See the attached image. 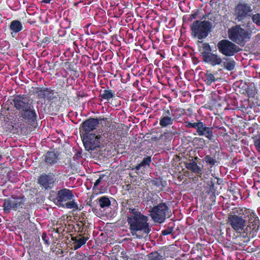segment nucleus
I'll return each mask as SVG.
<instances>
[{
	"mask_svg": "<svg viewBox=\"0 0 260 260\" xmlns=\"http://www.w3.org/2000/svg\"><path fill=\"white\" fill-rule=\"evenodd\" d=\"M12 101L14 107L19 111L18 114L15 116L14 126L21 131L25 129L27 125L35 127L38 114L29 100L24 94H16Z\"/></svg>",
	"mask_w": 260,
	"mask_h": 260,
	"instance_id": "f257e3e1",
	"label": "nucleus"
},
{
	"mask_svg": "<svg viewBox=\"0 0 260 260\" xmlns=\"http://www.w3.org/2000/svg\"><path fill=\"white\" fill-rule=\"evenodd\" d=\"M250 213L251 215H248L247 220L248 224L244 229L243 234L233 237L234 243L237 245H246L250 241V238H253L256 236L259 229L260 222L258 217L251 210Z\"/></svg>",
	"mask_w": 260,
	"mask_h": 260,
	"instance_id": "f03ea898",
	"label": "nucleus"
},
{
	"mask_svg": "<svg viewBox=\"0 0 260 260\" xmlns=\"http://www.w3.org/2000/svg\"><path fill=\"white\" fill-rule=\"evenodd\" d=\"M129 212L131 215L127 216V222L129 230L133 236L136 235L138 231H142L148 234L151 231L148 223V217L143 215L135 208H129Z\"/></svg>",
	"mask_w": 260,
	"mask_h": 260,
	"instance_id": "7ed1b4c3",
	"label": "nucleus"
},
{
	"mask_svg": "<svg viewBox=\"0 0 260 260\" xmlns=\"http://www.w3.org/2000/svg\"><path fill=\"white\" fill-rule=\"evenodd\" d=\"M249 215H251L249 209H239L233 210L228 216L227 223L237 233L236 236L243 234Z\"/></svg>",
	"mask_w": 260,
	"mask_h": 260,
	"instance_id": "20e7f679",
	"label": "nucleus"
},
{
	"mask_svg": "<svg viewBox=\"0 0 260 260\" xmlns=\"http://www.w3.org/2000/svg\"><path fill=\"white\" fill-rule=\"evenodd\" d=\"M158 199H160V198L158 195L153 194L148 200L153 205L149 211L150 216L154 222L162 223L167 218L170 209L166 203H158Z\"/></svg>",
	"mask_w": 260,
	"mask_h": 260,
	"instance_id": "39448f33",
	"label": "nucleus"
},
{
	"mask_svg": "<svg viewBox=\"0 0 260 260\" xmlns=\"http://www.w3.org/2000/svg\"><path fill=\"white\" fill-rule=\"evenodd\" d=\"M206 16L204 15L201 20H195L190 25V34L193 39L203 40L206 39L212 31V23L208 20H202L206 19Z\"/></svg>",
	"mask_w": 260,
	"mask_h": 260,
	"instance_id": "423d86ee",
	"label": "nucleus"
},
{
	"mask_svg": "<svg viewBox=\"0 0 260 260\" xmlns=\"http://www.w3.org/2000/svg\"><path fill=\"white\" fill-rule=\"evenodd\" d=\"M185 113L183 108L170 106L169 108H165L162 110V116L159 119V125L162 127H166L172 125L174 121L181 118Z\"/></svg>",
	"mask_w": 260,
	"mask_h": 260,
	"instance_id": "0eeeda50",
	"label": "nucleus"
},
{
	"mask_svg": "<svg viewBox=\"0 0 260 260\" xmlns=\"http://www.w3.org/2000/svg\"><path fill=\"white\" fill-rule=\"evenodd\" d=\"M24 196L12 195L10 198L4 200L3 210L5 213H9L11 210L20 211L21 209H26L28 211L30 205L25 203Z\"/></svg>",
	"mask_w": 260,
	"mask_h": 260,
	"instance_id": "6e6552de",
	"label": "nucleus"
},
{
	"mask_svg": "<svg viewBox=\"0 0 260 260\" xmlns=\"http://www.w3.org/2000/svg\"><path fill=\"white\" fill-rule=\"evenodd\" d=\"M228 36L231 41L242 46L251 38L250 32L242 28L240 25H236L230 28Z\"/></svg>",
	"mask_w": 260,
	"mask_h": 260,
	"instance_id": "1a4fd4ad",
	"label": "nucleus"
},
{
	"mask_svg": "<svg viewBox=\"0 0 260 260\" xmlns=\"http://www.w3.org/2000/svg\"><path fill=\"white\" fill-rule=\"evenodd\" d=\"M251 5L245 2H239L234 8V16L238 22L243 21L253 14Z\"/></svg>",
	"mask_w": 260,
	"mask_h": 260,
	"instance_id": "9d476101",
	"label": "nucleus"
},
{
	"mask_svg": "<svg viewBox=\"0 0 260 260\" xmlns=\"http://www.w3.org/2000/svg\"><path fill=\"white\" fill-rule=\"evenodd\" d=\"M60 98L58 93L50 87H43L39 94V99L44 101V104L47 102L49 108H51L56 105V102Z\"/></svg>",
	"mask_w": 260,
	"mask_h": 260,
	"instance_id": "9b49d317",
	"label": "nucleus"
},
{
	"mask_svg": "<svg viewBox=\"0 0 260 260\" xmlns=\"http://www.w3.org/2000/svg\"><path fill=\"white\" fill-rule=\"evenodd\" d=\"M217 47L219 52L225 56H232L241 50L238 46L226 39L219 41Z\"/></svg>",
	"mask_w": 260,
	"mask_h": 260,
	"instance_id": "f8f14e48",
	"label": "nucleus"
},
{
	"mask_svg": "<svg viewBox=\"0 0 260 260\" xmlns=\"http://www.w3.org/2000/svg\"><path fill=\"white\" fill-rule=\"evenodd\" d=\"M185 125L188 128H195L199 136H204L210 140H211L213 137L212 128L207 126L201 121L198 120L196 122L185 121Z\"/></svg>",
	"mask_w": 260,
	"mask_h": 260,
	"instance_id": "ddd939ff",
	"label": "nucleus"
},
{
	"mask_svg": "<svg viewBox=\"0 0 260 260\" xmlns=\"http://www.w3.org/2000/svg\"><path fill=\"white\" fill-rule=\"evenodd\" d=\"M58 182L55 173L49 172L42 173L38 178V183L42 189L49 190L53 188L54 184Z\"/></svg>",
	"mask_w": 260,
	"mask_h": 260,
	"instance_id": "4468645a",
	"label": "nucleus"
},
{
	"mask_svg": "<svg viewBox=\"0 0 260 260\" xmlns=\"http://www.w3.org/2000/svg\"><path fill=\"white\" fill-rule=\"evenodd\" d=\"M102 135H95V134H89L86 135L83 140L85 149L87 151L93 150L99 148L101 144Z\"/></svg>",
	"mask_w": 260,
	"mask_h": 260,
	"instance_id": "2eb2a0df",
	"label": "nucleus"
},
{
	"mask_svg": "<svg viewBox=\"0 0 260 260\" xmlns=\"http://www.w3.org/2000/svg\"><path fill=\"white\" fill-rule=\"evenodd\" d=\"M107 119L106 118H89L84 121L80 125V128L85 134H89V132L93 131L96 129L100 122L106 121Z\"/></svg>",
	"mask_w": 260,
	"mask_h": 260,
	"instance_id": "dca6fc26",
	"label": "nucleus"
},
{
	"mask_svg": "<svg viewBox=\"0 0 260 260\" xmlns=\"http://www.w3.org/2000/svg\"><path fill=\"white\" fill-rule=\"evenodd\" d=\"M74 198V196L72 190L67 189L63 188L58 190L56 194L55 200L56 201V204L60 207L61 205L63 204L66 202L71 201Z\"/></svg>",
	"mask_w": 260,
	"mask_h": 260,
	"instance_id": "f3484780",
	"label": "nucleus"
},
{
	"mask_svg": "<svg viewBox=\"0 0 260 260\" xmlns=\"http://www.w3.org/2000/svg\"><path fill=\"white\" fill-rule=\"evenodd\" d=\"M24 29L22 23L18 19L12 20L9 25V29L12 37L15 38L18 34V39L21 38L22 34L20 33Z\"/></svg>",
	"mask_w": 260,
	"mask_h": 260,
	"instance_id": "a211bd4d",
	"label": "nucleus"
},
{
	"mask_svg": "<svg viewBox=\"0 0 260 260\" xmlns=\"http://www.w3.org/2000/svg\"><path fill=\"white\" fill-rule=\"evenodd\" d=\"M203 59L205 62L213 67L220 65L222 63V59L221 57L217 54L212 52L208 54L207 55L205 56Z\"/></svg>",
	"mask_w": 260,
	"mask_h": 260,
	"instance_id": "6ab92c4d",
	"label": "nucleus"
},
{
	"mask_svg": "<svg viewBox=\"0 0 260 260\" xmlns=\"http://www.w3.org/2000/svg\"><path fill=\"white\" fill-rule=\"evenodd\" d=\"M84 234H79L77 236L72 237L71 240L73 241L72 245L74 250H77L85 245L89 238L83 236Z\"/></svg>",
	"mask_w": 260,
	"mask_h": 260,
	"instance_id": "aec40b11",
	"label": "nucleus"
},
{
	"mask_svg": "<svg viewBox=\"0 0 260 260\" xmlns=\"http://www.w3.org/2000/svg\"><path fill=\"white\" fill-rule=\"evenodd\" d=\"M43 158L47 164L52 166L57 162L58 155L54 151H48L44 155Z\"/></svg>",
	"mask_w": 260,
	"mask_h": 260,
	"instance_id": "412c9836",
	"label": "nucleus"
},
{
	"mask_svg": "<svg viewBox=\"0 0 260 260\" xmlns=\"http://www.w3.org/2000/svg\"><path fill=\"white\" fill-rule=\"evenodd\" d=\"M219 155V151H215L214 153H211L209 155H206L203 159L204 162H205L210 168H212L217 162L216 156Z\"/></svg>",
	"mask_w": 260,
	"mask_h": 260,
	"instance_id": "4be33fe9",
	"label": "nucleus"
},
{
	"mask_svg": "<svg viewBox=\"0 0 260 260\" xmlns=\"http://www.w3.org/2000/svg\"><path fill=\"white\" fill-rule=\"evenodd\" d=\"M99 96L102 99L109 102L111 99H112L115 96V92L114 90L108 87L106 89H101L100 90Z\"/></svg>",
	"mask_w": 260,
	"mask_h": 260,
	"instance_id": "5701e85b",
	"label": "nucleus"
},
{
	"mask_svg": "<svg viewBox=\"0 0 260 260\" xmlns=\"http://www.w3.org/2000/svg\"><path fill=\"white\" fill-rule=\"evenodd\" d=\"M8 168L0 167V185L3 186L9 180L8 174L9 173Z\"/></svg>",
	"mask_w": 260,
	"mask_h": 260,
	"instance_id": "b1692460",
	"label": "nucleus"
},
{
	"mask_svg": "<svg viewBox=\"0 0 260 260\" xmlns=\"http://www.w3.org/2000/svg\"><path fill=\"white\" fill-rule=\"evenodd\" d=\"M200 44L202 45L203 51L201 52V49H199V50L201 52V55L203 58L205 56H207L208 54L211 53L212 48L208 43L203 42L202 41H199L198 42V45L199 47H200Z\"/></svg>",
	"mask_w": 260,
	"mask_h": 260,
	"instance_id": "393cba45",
	"label": "nucleus"
},
{
	"mask_svg": "<svg viewBox=\"0 0 260 260\" xmlns=\"http://www.w3.org/2000/svg\"><path fill=\"white\" fill-rule=\"evenodd\" d=\"M185 165L186 168L194 173L200 174L202 171V168L198 165L195 160L187 162Z\"/></svg>",
	"mask_w": 260,
	"mask_h": 260,
	"instance_id": "a878e982",
	"label": "nucleus"
},
{
	"mask_svg": "<svg viewBox=\"0 0 260 260\" xmlns=\"http://www.w3.org/2000/svg\"><path fill=\"white\" fill-rule=\"evenodd\" d=\"M115 129L110 126L106 128L105 132L102 133L101 135L108 142L111 141L115 137Z\"/></svg>",
	"mask_w": 260,
	"mask_h": 260,
	"instance_id": "bb28decb",
	"label": "nucleus"
},
{
	"mask_svg": "<svg viewBox=\"0 0 260 260\" xmlns=\"http://www.w3.org/2000/svg\"><path fill=\"white\" fill-rule=\"evenodd\" d=\"M151 161V157L149 156H146L145 157L140 163L134 167L132 170H136V171L139 170L141 168H146L147 167H149Z\"/></svg>",
	"mask_w": 260,
	"mask_h": 260,
	"instance_id": "cd10ccee",
	"label": "nucleus"
},
{
	"mask_svg": "<svg viewBox=\"0 0 260 260\" xmlns=\"http://www.w3.org/2000/svg\"><path fill=\"white\" fill-rule=\"evenodd\" d=\"M97 201L102 208L109 207L111 205V201L109 198L106 196H102L98 199Z\"/></svg>",
	"mask_w": 260,
	"mask_h": 260,
	"instance_id": "c85d7f7f",
	"label": "nucleus"
},
{
	"mask_svg": "<svg viewBox=\"0 0 260 260\" xmlns=\"http://www.w3.org/2000/svg\"><path fill=\"white\" fill-rule=\"evenodd\" d=\"M107 177L105 174L100 175L99 178L96 179L94 183L93 189H95V188H97L99 185H101V187H104L105 185V183L107 181Z\"/></svg>",
	"mask_w": 260,
	"mask_h": 260,
	"instance_id": "c756f323",
	"label": "nucleus"
},
{
	"mask_svg": "<svg viewBox=\"0 0 260 260\" xmlns=\"http://www.w3.org/2000/svg\"><path fill=\"white\" fill-rule=\"evenodd\" d=\"M87 225H85L82 222L77 221V223L74 225V229L75 232H77L80 234H85V232L87 229Z\"/></svg>",
	"mask_w": 260,
	"mask_h": 260,
	"instance_id": "7c9ffc66",
	"label": "nucleus"
},
{
	"mask_svg": "<svg viewBox=\"0 0 260 260\" xmlns=\"http://www.w3.org/2000/svg\"><path fill=\"white\" fill-rule=\"evenodd\" d=\"M216 79L214 75L209 71H207L205 75L204 81L207 85H210L212 83L215 81Z\"/></svg>",
	"mask_w": 260,
	"mask_h": 260,
	"instance_id": "2f4dec72",
	"label": "nucleus"
},
{
	"mask_svg": "<svg viewBox=\"0 0 260 260\" xmlns=\"http://www.w3.org/2000/svg\"><path fill=\"white\" fill-rule=\"evenodd\" d=\"M60 207L66 209H74L75 210H81V209H79L77 204L74 201L73 199L69 202H66L63 204L61 205Z\"/></svg>",
	"mask_w": 260,
	"mask_h": 260,
	"instance_id": "473e14b6",
	"label": "nucleus"
},
{
	"mask_svg": "<svg viewBox=\"0 0 260 260\" xmlns=\"http://www.w3.org/2000/svg\"><path fill=\"white\" fill-rule=\"evenodd\" d=\"M193 145L197 148H202L206 145L205 140L202 138L195 137L192 141Z\"/></svg>",
	"mask_w": 260,
	"mask_h": 260,
	"instance_id": "72a5a7b5",
	"label": "nucleus"
},
{
	"mask_svg": "<svg viewBox=\"0 0 260 260\" xmlns=\"http://www.w3.org/2000/svg\"><path fill=\"white\" fill-rule=\"evenodd\" d=\"M245 91L249 98H254L257 93L255 87L253 85L248 86L245 89Z\"/></svg>",
	"mask_w": 260,
	"mask_h": 260,
	"instance_id": "f704fd0d",
	"label": "nucleus"
},
{
	"mask_svg": "<svg viewBox=\"0 0 260 260\" xmlns=\"http://www.w3.org/2000/svg\"><path fill=\"white\" fill-rule=\"evenodd\" d=\"M149 260H161L162 255L158 251L151 252L148 255Z\"/></svg>",
	"mask_w": 260,
	"mask_h": 260,
	"instance_id": "c9c22d12",
	"label": "nucleus"
},
{
	"mask_svg": "<svg viewBox=\"0 0 260 260\" xmlns=\"http://www.w3.org/2000/svg\"><path fill=\"white\" fill-rule=\"evenodd\" d=\"M207 185L209 186V188L207 190V193L208 194H209L210 193H216L217 187L215 186V183L213 181L212 179L208 182Z\"/></svg>",
	"mask_w": 260,
	"mask_h": 260,
	"instance_id": "e433bc0d",
	"label": "nucleus"
},
{
	"mask_svg": "<svg viewBox=\"0 0 260 260\" xmlns=\"http://www.w3.org/2000/svg\"><path fill=\"white\" fill-rule=\"evenodd\" d=\"M173 224V223H170L169 226H168L165 230L161 231V235L167 236L173 233L174 228V226Z\"/></svg>",
	"mask_w": 260,
	"mask_h": 260,
	"instance_id": "4c0bfd02",
	"label": "nucleus"
},
{
	"mask_svg": "<svg viewBox=\"0 0 260 260\" xmlns=\"http://www.w3.org/2000/svg\"><path fill=\"white\" fill-rule=\"evenodd\" d=\"M64 64L66 66L67 69L68 71L74 72V75H76V73H77V71L74 68L75 64L74 62L66 61V62H64Z\"/></svg>",
	"mask_w": 260,
	"mask_h": 260,
	"instance_id": "58836bf2",
	"label": "nucleus"
},
{
	"mask_svg": "<svg viewBox=\"0 0 260 260\" xmlns=\"http://www.w3.org/2000/svg\"><path fill=\"white\" fill-rule=\"evenodd\" d=\"M251 20L257 26H260V13L253 14L251 16Z\"/></svg>",
	"mask_w": 260,
	"mask_h": 260,
	"instance_id": "ea45409f",
	"label": "nucleus"
},
{
	"mask_svg": "<svg viewBox=\"0 0 260 260\" xmlns=\"http://www.w3.org/2000/svg\"><path fill=\"white\" fill-rule=\"evenodd\" d=\"M200 13V10L197 9L195 11H193L191 14L189 15V17L188 19L189 21H192L194 19H196L198 18Z\"/></svg>",
	"mask_w": 260,
	"mask_h": 260,
	"instance_id": "a19ab883",
	"label": "nucleus"
},
{
	"mask_svg": "<svg viewBox=\"0 0 260 260\" xmlns=\"http://www.w3.org/2000/svg\"><path fill=\"white\" fill-rule=\"evenodd\" d=\"M43 88V87L32 86L30 90V93L31 92L32 94H37V98L39 99L40 93H41Z\"/></svg>",
	"mask_w": 260,
	"mask_h": 260,
	"instance_id": "79ce46f5",
	"label": "nucleus"
},
{
	"mask_svg": "<svg viewBox=\"0 0 260 260\" xmlns=\"http://www.w3.org/2000/svg\"><path fill=\"white\" fill-rule=\"evenodd\" d=\"M235 62L234 61L226 62L224 63V68L229 71H232L235 68Z\"/></svg>",
	"mask_w": 260,
	"mask_h": 260,
	"instance_id": "37998d69",
	"label": "nucleus"
},
{
	"mask_svg": "<svg viewBox=\"0 0 260 260\" xmlns=\"http://www.w3.org/2000/svg\"><path fill=\"white\" fill-rule=\"evenodd\" d=\"M42 239L44 241L45 244L49 245L50 244L49 238L47 236L46 232H43L42 235Z\"/></svg>",
	"mask_w": 260,
	"mask_h": 260,
	"instance_id": "c03bdc74",
	"label": "nucleus"
},
{
	"mask_svg": "<svg viewBox=\"0 0 260 260\" xmlns=\"http://www.w3.org/2000/svg\"><path fill=\"white\" fill-rule=\"evenodd\" d=\"M230 191L232 193V194L237 198H238L237 196L240 194V189L238 188H231Z\"/></svg>",
	"mask_w": 260,
	"mask_h": 260,
	"instance_id": "a18cd8bd",
	"label": "nucleus"
},
{
	"mask_svg": "<svg viewBox=\"0 0 260 260\" xmlns=\"http://www.w3.org/2000/svg\"><path fill=\"white\" fill-rule=\"evenodd\" d=\"M254 145L256 147V150L258 152H260V138L255 140Z\"/></svg>",
	"mask_w": 260,
	"mask_h": 260,
	"instance_id": "49530a36",
	"label": "nucleus"
},
{
	"mask_svg": "<svg viewBox=\"0 0 260 260\" xmlns=\"http://www.w3.org/2000/svg\"><path fill=\"white\" fill-rule=\"evenodd\" d=\"M209 194H210L209 199L210 201L212 202V204H214L216 200V193H210Z\"/></svg>",
	"mask_w": 260,
	"mask_h": 260,
	"instance_id": "de8ad7c7",
	"label": "nucleus"
},
{
	"mask_svg": "<svg viewBox=\"0 0 260 260\" xmlns=\"http://www.w3.org/2000/svg\"><path fill=\"white\" fill-rule=\"evenodd\" d=\"M82 214H83L82 215L79 216V219L78 221H79V222H82V223H84L86 225L87 221L85 217V214H84V213H82Z\"/></svg>",
	"mask_w": 260,
	"mask_h": 260,
	"instance_id": "09e8293b",
	"label": "nucleus"
},
{
	"mask_svg": "<svg viewBox=\"0 0 260 260\" xmlns=\"http://www.w3.org/2000/svg\"><path fill=\"white\" fill-rule=\"evenodd\" d=\"M151 182H152V184L156 186L157 187H159V186L161 184V181L158 180V179H157L152 180Z\"/></svg>",
	"mask_w": 260,
	"mask_h": 260,
	"instance_id": "8fccbe9b",
	"label": "nucleus"
},
{
	"mask_svg": "<svg viewBox=\"0 0 260 260\" xmlns=\"http://www.w3.org/2000/svg\"><path fill=\"white\" fill-rule=\"evenodd\" d=\"M51 41V38L50 37H45L43 39V40L42 41V43H44L45 44H48L49 43H50Z\"/></svg>",
	"mask_w": 260,
	"mask_h": 260,
	"instance_id": "3c124183",
	"label": "nucleus"
},
{
	"mask_svg": "<svg viewBox=\"0 0 260 260\" xmlns=\"http://www.w3.org/2000/svg\"><path fill=\"white\" fill-rule=\"evenodd\" d=\"M64 231V229L61 227H59L56 229H53V231H55L57 233H60Z\"/></svg>",
	"mask_w": 260,
	"mask_h": 260,
	"instance_id": "603ef678",
	"label": "nucleus"
},
{
	"mask_svg": "<svg viewBox=\"0 0 260 260\" xmlns=\"http://www.w3.org/2000/svg\"><path fill=\"white\" fill-rule=\"evenodd\" d=\"M51 0H42L41 3H43L45 4H50Z\"/></svg>",
	"mask_w": 260,
	"mask_h": 260,
	"instance_id": "864d4df0",
	"label": "nucleus"
},
{
	"mask_svg": "<svg viewBox=\"0 0 260 260\" xmlns=\"http://www.w3.org/2000/svg\"><path fill=\"white\" fill-rule=\"evenodd\" d=\"M3 22V14H2V13L0 12V24H1Z\"/></svg>",
	"mask_w": 260,
	"mask_h": 260,
	"instance_id": "5fc2aeb1",
	"label": "nucleus"
},
{
	"mask_svg": "<svg viewBox=\"0 0 260 260\" xmlns=\"http://www.w3.org/2000/svg\"><path fill=\"white\" fill-rule=\"evenodd\" d=\"M252 2L253 3H257L258 2L260 3V0H252Z\"/></svg>",
	"mask_w": 260,
	"mask_h": 260,
	"instance_id": "6e6d98bb",
	"label": "nucleus"
},
{
	"mask_svg": "<svg viewBox=\"0 0 260 260\" xmlns=\"http://www.w3.org/2000/svg\"><path fill=\"white\" fill-rule=\"evenodd\" d=\"M77 155L78 156H79V157H81V153L77 152Z\"/></svg>",
	"mask_w": 260,
	"mask_h": 260,
	"instance_id": "4d7b16f0",
	"label": "nucleus"
},
{
	"mask_svg": "<svg viewBox=\"0 0 260 260\" xmlns=\"http://www.w3.org/2000/svg\"><path fill=\"white\" fill-rule=\"evenodd\" d=\"M231 232V230L230 229H228L226 230V233H227V235H229L230 234V232Z\"/></svg>",
	"mask_w": 260,
	"mask_h": 260,
	"instance_id": "13d9d810",
	"label": "nucleus"
},
{
	"mask_svg": "<svg viewBox=\"0 0 260 260\" xmlns=\"http://www.w3.org/2000/svg\"><path fill=\"white\" fill-rule=\"evenodd\" d=\"M77 260H86V259H84L83 257H82V258H78Z\"/></svg>",
	"mask_w": 260,
	"mask_h": 260,
	"instance_id": "bf43d9fd",
	"label": "nucleus"
},
{
	"mask_svg": "<svg viewBox=\"0 0 260 260\" xmlns=\"http://www.w3.org/2000/svg\"><path fill=\"white\" fill-rule=\"evenodd\" d=\"M198 159V157H194V159H195V160H197V159Z\"/></svg>",
	"mask_w": 260,
	"mask_h": 260,
	"instance_id": "052dcab7",
	"label": "nucleus"
},
{
	"mask_svg": "<svg viewBox=\"0 0 260 260\" xmlns=\"http://www.w3.org/2000/svg\"><path fill=\"white\" fill-rule=\"evenodd\" d=\"M56 62L54 63V67L56 66Z\"/></svg>",
	"mask_w": 260,
	"mask_h": 260,
	"instance_id": "680f3d73",
	"label": "nucleus"
},
{
	"mask_svg": "<svg viewBox=\"0 0 260 260\" xmlns=\"http://www.w3.org/2000/svg\"><path fill=\"white\" fill-rule=\"evenodd\" d=\"M218 181H219V179H217V183H218V184H219V183H218Z\"/></svg>",
	"mask_w": 260,
	"mask_h": 260,
	"instance_id": "e2e57ef3",
	"label": "nucleus"
}]
</instances>
